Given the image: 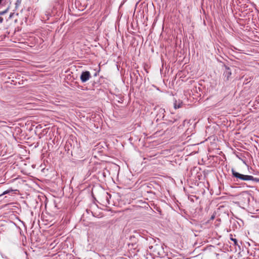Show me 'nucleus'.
Returning a JSON list of instances; mask_svg holds the SVG:
<instances>
[{"label": "nucleus", "mask_w": 259, "mask_h": 259, "mask_svg": "<svg viewBox=\"0 0 259 259\" xmlns=\"http://www.w3.org/2000/svg\"><path fill=\"white\" fill-rule=\"evenodd\" d=\"M214 217H214V215H212V216H211V218H210V219H211V220H213V219H214Z\"/></svg>", "instance_id": "14"}, {"label": "nucleus", "mask_w": 259, "mask_h": 259, "mask_svg": "<svg viewBox=\"0 0 259 259\" xmlns=\"http://www.w3.org/2000/svg\"><path fill=\"white\" fill-rule=\"evenodd\" d=\"M3 1V0H0V5L1 4L2 2Z\"/></svg>", "instance_id": "16"}, {"label": "nucleus", "mask_w": 259, "mask_h": 259, "mask_svg": "<svg viewBox=\"0 0 259 259\" xmlns=\"http://www.w3.org/2000/svg\"><path fill=\"white\" fill-rule=\"evenodd\" d=\"M13 190H7V191H4L3 194L2 195H0V197L3 195H5V194H8V193H9L10 192H12Z\"/></svg>", "instance_id": "9"}, {"label": "nucleus", "mask_w": 259, "mask_h": 259, "mask_svg": "<svg viewBox=\"0 0 259 259\" xmlns=\"http://www.w3.org/2000/svg\"><path fill=\"white\" fill-rule=\"evenodd\" d=\"M174 107H175V108L177 109V108H179L181 107V105L180 104H179L178 106L177 105V104L176 103H175L174 104Z\"/></svg>", "instance_id": "10"}, {"label": "nucleus", "mask_w": 259, "mask_h": 259, "mask_svg": "<svg viewBox=\"0 0 259 259\" xmlns=\"http://www.w3.org/2000/svg\"><path fill=\"white\" fill-rule=\"evenodd\" d=\"M231 171L233 177L236 178L237 181H238L239 179L242 181H252L255 182L259 183V178H254L252 176L241 174L236 171L233 168L231 169Z\"/></svg>", "instance_id": "2"}, {"label": "nucleus", "mask_w": 259, "mask_h": 259, "mask_svg": "<svg viewBox=\"0 0 259 259\" xmlns=\"http://www.w3.org/2000/svg\"><path fill=\"white\" fill-rule=\"evenodd\" d=\"M2 123V124H5L6 123V122L4 121H1L0 120V124Z\"/></svg>", "instance_id": "12"}, {"label": "nucleus", "mask_w": 259, "mask_h": 259, "mask_svg": "<svg viewBox=\"0 0 259 259\" xmlns=\"http://www.w3.org/2000/svg\"><path fill=\"white\" fill-rule=\"evenodd\" d=\"M108 196H109L110 197H111V195H109L108 193H107V195H106V199H107V200H108Z\"/></svg>", "instance_id": "13"}, {"label": "nucleus", "mask_w": 259, "mask_h": 259, "mask_svg": "<svg viewBox=\"0 0 259 259\" xmlns=\"http://www.w3.org/2000/svg\"><path fill=\"white\" fill-rule=\"evenodd\" d=\"M223 67L225 69L224 73H223V76H224V79L225 81H228L229 79V77L231 76L232 73H231V69L228 67L227 66L224 65L223 66Z\"/></svg>", "instance_id": "3"}, {"label": "nucleus", "mask_w": 259, "mask_h": 259, "mask_svg": "<svg viewBox=\"0 0 259 259\" xmlns=\"http://www.w3.org/2000/svg\"><path fill=\"white\" fill-rule=\"evenodd\" d=\"M153 244L149 246V251L150 254L155 256H161L164 253L163 248L160 244L155 243V241L152 239Z\"/></svg>", "instance_id": "1"}, {"label": "nucleus", "mask_w": 259, "mask_h": 259, "mask_svg": "<svg viewBox=\"0 0 259 259\" xmlns=\"http://www.w3.org/2000/svg\"><path fill=\"white\" fill-rule=\"evenodd\" d=\"M3 20H4L3 18L2 17H0V22L2 23L3 22Z\"/></svg>", "instance_id": "11"}, {"label": "nucleus", "mask_w": 259, "mask_h": 259, "mask_svg": "<svg viewBox=\"0 0 259 259\" xmlns=\"http://www.w3.org/2000/svg\"><path fill=\"white\" fill-rule=\"evenodd\" d=\"M5 13H6V11H5V12H1V13H0V14H1V15H3V14H4Z\"/></svg>", "instance_id": "15"}, {"label": "nucleus", "mask_w": 259, "mask_h": 259, "mask_svg": "<svg viewBox=\"0 0 259 259\" xmlns=\"http://www.w3.org/2000/svg\"><path fill=\"white\" fill-rule=\"evenodd\" d=\"M230 236H231L230 237V239L234 242V244L235 245H238L237 240L236 239H235V238H233L232 237V235H231Z\"/></svg>", "instance_id": "7"}, {"label": "nucleus", "mask_w": 259, "mask_h": 259, "mask_svg": "<svg viewBox=\"0 0 259 259\" xmlns=\"http://www.w3.org/2000/svg\"><path fill=\"white\" fill-rule=\"evenodd\" d=\"M91 77V73L88 71H83L80 76L82 82L87 81Z\"/></svg>", "instance_id": "4"}, {"label": "nucleus", "mask_w": 259, "mask_h": 259, "mask_svg": "<svg viewBox=\"0 0 259 259\" xmlns=\"http://www.w3.org/2000/svg\"><path fill=\"white\" fill-rule=\"evenodd\" d=\"M176 120H177V119L172 118L171 119H168L167 121L169 123L171 124V123H174L175 121H176Z\"/></svg>", "instance_id": "8"}, {"label": "nucleus", "mask_w": 259, "mask_h": 259, "mask_svg": "<svg viewBox=\"0 0 259 259\" xmlns=\"http://www.w3.org/2000/svg\"><path fill=\"white\" fill-rule=\"evenodd\" d=\"M165 109L164 108H159L157 111L156 117L157 118L156 120L158 121L161 119H164Z\"/></svg>", "instance_id": "5"}, {"label": "nucleus", "mask_w": 259, "mask_h": 259, "mask_svg": "<svg viewBox=\"0 0 259 259\" xmlns=\"http://www.w3.org/2000/svg\"><path fill=\"white\" fill-rule=\"evenodd\" d=\"M51 3L55 8L57 6L60 4V0H51Z\"/></svg>", "instance_id": "6"}]
</instances>
